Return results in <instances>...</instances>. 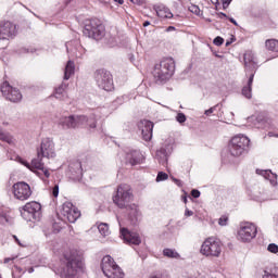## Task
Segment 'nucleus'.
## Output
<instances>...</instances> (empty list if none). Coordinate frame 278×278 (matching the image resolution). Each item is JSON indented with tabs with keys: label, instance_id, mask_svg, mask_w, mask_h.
<instances>
[{
	"label": "nucleus",
	"instance_id": "1a4fd4ad",
	"mask_svg": "<svg viewBox=\"0 0 278 278\" xmlns=\"http://www.w3.org/2000/svg\"><path fill=\"white\" fill-rule=\"evenodd\" d=\"M250 142L251 140L244 135L235 136L228 146L230 155H232V157H240Z\"/></svg>",
	"mask_w": 278,
	"mask_h": 278
},
{
	"label": "nucleus",
	"instance_id": "09e8293b",
	"mask_svg": "<svg viewBox=\"0 0 278 278\" xmlns=\"http://www.w3.org/2000/svg\"><path fill=\"white\" fill-rule=\"evenodd\" d=\"M21 164H23V166H26V168H29V170H31V163H27V161H23V160H20Z\"/></svg>",
	"mask_w": 278,
	"mask_h": 278
},
{
	"label": "nucleus",
	"instance_id": "4c0bfd02",
	"mask_svg": "<svg viewBox=\"0 0 278 278\" xmlns=\"http://www.w3.org/2000/svg\"><path fill=\"white\" fill-rule=\"evenodd\" d=\"M216 108H223V104H216L215 106H212L211 109L206 110L204 112L205 116H210L211 114H214V112H216Z\"/></svg>",
	"mask_w": 278,
	"mask_h": 278
},
{
	"label": "nucleus",
	"instance_id": "052dcab7",
	"mask_svg": "<svg viewBox=\"0 0 278 278\" xmlns=\"http://www.w3.org/2000/svg\"><path fill=\"white\" fill-rule=\"evenodd\" d=\"M28 273L29 274L34 273V267L28 268Z\"/></svg>",
	"mask_w": 278,
	"mask_h": 278
},
{
	"label": "nucleus",
	"instance_id": "9b49d317",
	"mask_svg": "<svg viewBox=\"0 0 278 278\" xmlns=\"http://www.w3.org/2000/svg\"><path fill=\"white\" fill-rule=\"evenodd\" d=\"M257 236V226L251 223H244L238 230V240L240 242H251Z\"/></svg>",
	"mask_w": 278,
	"mask_h": 278
},
{
	"label": "nucleus",
	"instance_id": "7c9ffc66",
	"mask_svg": "<svg viewBox=\"0 0 278 278\" xmlns=\"http://www.w3.org/2000/svg\"><path fill=\"white\" fill-rule=\"evenodd\" d=\"M163 255L164 257H169L172 260H179V254L173 249H168V248L164 249Z\"/></svg>",
	"mask_w": 278,
	"mask_h": 278
},
{
	"label": "nucleus",
	"instance_id": "9d476101",
	"mask_svg": "<svg viewBox=\"0 0 278 278\" xmlns=\"http://www.w3.org/2000/svg\"><path fill=\"white\" fill-rule=\"evenodd\" d=\"M42 210V205L40 203L33 201L26 203L21 210V216L27 223H31L34 220H40V211Z\"/></svg>",
	"mask_w": 278,
	"mask_h": 278
},
{
	"label": "nucleus",
	"instance_id": "a19ab883",
	"mask_svg": "<svg viewBox=\"0 0 278 278\" xmlns=\"http://www.w3.org/2000/svg\"><path fill=\"white\" fill-rule=\"evenodd\" d=\"M223 42H225V39H223V37H216L213 40V45H215L216 47H220V45H223Z\"/></svg>",
	"mask_w": 278,
	"mask_h": 278
},
{
	"label": "nucleus",
	"instance_id": "c756f323",
	"mask_svg": "<svg viewBox=\"0 0 278 278\" xmlns=\"http://www.w3.org/2000/svg\"><path fill=\"white\" fill-rule=\"evenodd\" d=\"M0 140L2 142H8V144H12V142H14V138L12 137V135H10V132L1 128H0Z\"/></svg>",
	"mask_w": 278,
	"mask_h": 278
},
{
	"label": "nucleus",
	"instance_id": "473e14b6",
	"mask_svg": "<svg viewBox=\"0 0 278 278\" xmlns=\"http://www.w3.org/2000/svg\"><path fill=\"white\" fill-rule=\"evenodd\" d=\"M263 278H278V267H273L264 271Z\"/></svg>",
	"mask_w": 278,
	"mask_h": 278
},
{
	"label": "nucleus",
	"instance_id": "c85d7f7f",
	"mask_svg": "<svg viewBox=\"0 0 278 278\" xmlns=\"http://www.w3.org/2000/svg\"><path fill=\"white\" fill-rule=\"evenodd\" d=\"M265 47L268 51H274L275 53H278V40L267 39L265 41Z\"/></svg>",
	"mask_w": 278,
	"mask_h": 278
},
{
	"label": "nucleus",
	"instance_id": "13d9d810",
	"mask_svg": "<svg viewBox=\"0 0 278 278\" xmlns=\"http://www.w3.org/2000/svg\"><path fill=\"white\" fill-rule=\"evenodd\" d=\"M15 242H17V244L20 245V247H25V244L23 243V242H21V240H16Z\"/></svg>",
	"mask_w": 278,
	"mask_h": 278
},
{
	"label": "nucleus",
	"instance_id": "4468645a",
	"mask_svg": "<svg viewBox=\"0 0 278 278\" xmlns=\"http://www.w3.org/2000/svg\"><path fill=\"white\" fill-rule=\"evenodd\" d=\"M37 153L39 157H47L48 160L55 157V143L53 142V139H42L40 149Z\"/></svg>",
	"mask_w": 278,
	"mask_h": 278
},
{
	"label": "nucleus",
	"instance_id": "8fccbe9b",
	"mask_svg": "<svg viewBox=\"0 0 278 278\" xmlns=\"http://www.w3.org/2000/svg\"><path fill=\"white\" fill-rule=\"evenodd\" d=\"M172 179H173V181H174L175 184L178 185L179 188H181V186H184V184L181 182V180H179V179H177V178H175V177H172Z\"/></svg>",
	"mask_w": 278,
	"mask_h": 278
},
{
	"label": "nucleus",
	"instance_id": "a211bd4d",
	"mask_svg": "<svg viewBox=\"0 0 278 278\" xmlns=\"http://www.w3.org/2000/svg\"><path fill=\"white\" fill-rule=\"evenodd\" d=\"M121 236H122L124 242H126V244H135V247H138V244H140L142 242V240L140 239V236H138V233L131 232V231L127 230V228L121 229Z\"/></svg>",
	"mask_w": 278,
	"mask_h": 278
},
{
	"label": "nucleus",
	"instance_id": "f257e3e1",
	"mask_svg": "<svg viewBox=\"0 0 278 278\" xmlns=\"http://www.w3.org/2000/svg\"><path fill=\"white\" fill-rule=\"evenodd\" d=\"M132 201L134 191L131 187L127 184L119 185L116 193L113 195V203H115L119 210H126L131 223L136 225L140 217V211H138V205L131 203Z\"/></svg>",
	"mask_w": 278,
	"mask_h": 278
},
{
	"label": "nucleus",
	"instance_id": "f03ea898",
	"mask_svg": "<svg viewBox=\"0 0 278 278\" xmlns=\"http://www.w3.org/2000/svg\"><path fill=\"white\" fill-rule=\"evenodd\" d=\"M59 127L63 129H77L78 127H89V129H97V115H70L62 116L58 122Z\"/></svg>",
	"mask_w": 278,
	"mask_h": 278
},
{
	"label": "nucleus",
	"instance_id": "6ab92c4d",
	"mask_svg": "<svg viewBox=\"0 0 278 278\" xmlns=\"http://www.w3.org/2000/svg\"><path fill=\"white\" fill-rule=\"evenodd\" d=\"M243 60H244L247 77H249V75H251V73L255 74V71H257V63L255 62V54H253V52H247L243 56Z\"/></svg>",
	"mask_w": 278,
	"mask_h": 278
},
{
	"label": "nucleus",
	"instance_id": "58836bf2",
	"mask_svg": "<svg viewBox=\"0 0 278 278\" xmlns=\"http://www.w3.org/2000/svg\"><path fill=\"white\" fill-rule=\"evenodd\" d=\"M227 223H229V217L227 216H222L218 219V225H220V227H226Z\"/></svg>",
	"mask_w": 278,
	"mask_h": 278
},
{
	"label": "nucleus",
	"instance_id": "423d86ee",
	"mask_svg": "<svg viewBox=\"0 0 278 278\" xmlns=\"http://www.w3.org/2000/svg\"><path fill=\"white\" fill-rule=\"evenodd\" d=\"M83 34L87 36V38L101 40V38L105 36V26L98 18L86 20Z\"/></svg>",
	"mask_w": 278,
	"mask_h": 278
},
{
	"label": "nucleus",
	"instance_id": "c03bdc74",
	"mask_svg": "<svg viewBox=\"0 0 278 278\" xmlns=\"http://www.w3.org/2000/svg\"><path fill=\"white\" fill-rule=\"evenodd\" d=\"M190 12H192L193 14H200L201 13V9H199V7L197 5H192L190 7Z\"/></svg>",
	"mask_w": 278,
	"mask_h": 278
},
{
	"label": "nucleus",
	"instance_id": "20e7f679",
	"mask_svg": "<svg viewBox=\"0 0 278 278\" xmlns=\"http://www.w3.org/2000/svg\"><path fill=\"white\" fill-rule=\"evenodd\" d=\"M175 74V60L163 59L154 66L153 78L155 84H166Z\"/></svg>",
	"mask_w": 278,
	"mask_h": 278
},
{
	"label": "nucleus",
	"instance_id": "864d4df0",
	"mask_svg": "<svg viewBox=\"0 0 278 278\" xmlns=\"http://www.w3.org/2000/svg\"><path fill=\"white\" fill-rule=\"evenodd\" d=\"M131 3H134L135 5H140V1L141 0H129Z\"/></svg>",
	"mask_w": 278,
	"mask_h": 278
},
{
	"label": "nucleus",
	"instance_id": "2f4dec72",
	"mask_svg": "<svg viewBox=\"0 0 278 278\" xmlns=\"http://www.w3.org/2000/svg\"><path fill=\"white\" fill-rule=\"evenodd\" d=\"M7 223H12V217L8 211L0 210V224L5 225Z\"/></svg>",
	"mask_w": 278,
	"mask_h": 278
},
{
	"label": "nucleus",
	"instance_id": "de8ad7c7",
	"mask_svg": "<svg viewBox=\"0 0 278 278\" xmlns=\"http://www.w3.org/2000/svg\"><path fill=\"white\" fill-rule=\"evenodd\" d=\"M230 3H231V0H223V9L227 10V8H229Z\"/></svg>",
	"mask_w": 278,
	"mask_h": 278
},
{
	"label": "nucleus",
	"instance_id": "0eeeda50",
	"mask_svg": "<svg viewBox=\"0 0 278 278\" xmlns=\"http://www.w3.org/2000/svg\"><path fill=\"white\" fill-rule=\"evenodd\" d=\"M101 268H102L103 275L108 278L125 277V273H123V269H121L116 265V262H114V258H112V256L110 255H106L102 258Z\"/></svg>",
	"mask_w": 278,
	"mask_h": 278
},
{
	"label": "nucleus",
	"instance_id": "f3484780",
	"mask_svg": "<svg viewBox=\"0 0 278 278\" xmlns=\"http://www.w3.org/2000/svg\"><path fill=\"white\" fill-rule=\"evenodd\" d=\"M138 128L141 131V136L146 142H149L153 138V124L149 119H142L138 124Z\"/></svg>",
	"mask_w": 278,
	"mask_h": 278
},
{
	"label": "nucleus",
	"instance_id": "bf43d9fd",
	"mask_svg": "<svg viewBox=\"0 0 278 278\" xmlns=\"http://www.w3.org/2000/svg\"><path fill=\"white\" fill-rule=\"evenodd\" d=\"M116 3H119V5H123L124 1L123 0H114Z\"/></svg>",
	"mask_w": 278,
	"mask_h": 278
},
{
	"label": "nucleus",
	"instance_id": "b1692460",
	"mask_svg": "<svg viewBox=\"0 0 278 278\" xmlns=\"http://www.w3.org/2000/svg\"><path fill=\"white\" fill-rule=\"evenodd\" d=\"M71 179H81L83 169L81 163H74L70 165Z\"/></svg>",
	"mask_w": 278,
	"mask_h": 278
},
{
	"label": "nucleus",
	"instance_id": "0e129e2a",
	"mask_svg": "<svg viewBox=\"0 0 278 278\" xmlns=\"http://www.w3.org/2000/svg\"><path fill=\"white\" fill-rule=\"evenodd\" d=\"M229 45H231V41L226 42V47H229Z\"/></svg>",
	"mask_w": 278,
	"mask_h": 278
},
{
	"label": "nucleus",
	"instance_id": "e433bc0d",
	"mask_svg": "<svg viewBox=\"0 0 278 278\" xmlns=\"http://www.w3.org/2000/svg\"><path fill=\"white\" fill-rule=\"evenodd\" d=\"M166 179H168V174L164 173V172H159L157 176H156V181H166Z\"/></svg>",
	"mask_w": 278,
	"mask_h": 278
},
{
	"label": "nucleus",
	"instance_id": "39448f33",
	"mask_svg": "<svg viewBox=\"0 0 278 278\" xmlns=\"http://www.w3.org/2000/svg\"><path fill=\"white\" fill-rule=\"evenodd\" d=\"M200 253L205 257H218L223 253V242L216 237H208L202 243Z\"/></svg>",
	"mask_w": 278,
	"mask_h": 278
},
{
	"label": "nucleus",
	"instance_id": "72a5a7b5",
	"mask_svg": "<svg viewBox=\"0 0 278 278\" xmlns=\"http://www.w3.org/2000/svg\"><path fill=\"white\" fill-rule=\"evenodd\" d=\"M98 231L105 238L110 233V226L105 223H101L98 225Z\"/></svg>",
	"mask_w": 278,
	"mask_h": 278
},
{
	"label": "nucleus",
	"instance_id": "680f3d73",
	"mask_svg": "<svg viewBox=\"0 0 278 278\" xmlns=\"http://www.w3.org/2000/svg\"><path fill=\"white\" fill-rule=\"evenodd\" d=\"M10 262V258H4V264H8Z\"/></svg>",
	"mask_w": 278,
	"mask_h": 278
},
{
	"label": "nucleus",
	"instance_id": "bb28decb",
	"mask_svg": "<svg viewBox=\"0 0 278 278\" xmlns=\"http://www.w3.org/2000/svg\"><path fill=\"white\" fill-rule=\"evenodd\" d=\"M256 173H260V169H256ZM260 175L265 177V179H268L271 184V186H277V174H273L270 169L261 170Z\"/></svg>",
	"mask_w": 278,
	"mask_h": 278
},
{
	"label": "nucleus",
	"instance_id": "aec40b11",
	"mask_svg": "<svg viewBox=\"0 0 278 278\" xmlns=\"http://www.w3.org/2000/svg\"><path fill=\"white\" fill-rule=\"evenodd\" d=\"M42 157L45 156H39L37 152V157L34 159L30 163V170H34V168H36L37 170H42L45 177H50L51 174L49 173V169L45 168V163H42Z\"/></svg>",
	"mask_w": 278,
	"mask_h": 278
},
{
	"label": "nucleus",
	"instance_id": "2eb2a0df",
	"mask_svg": "<svg viewBox=\"0 0 278 278\" xmlns=\"http://www.w3.org/2000/svg\"><path fill=\"white\" fill-rule=\"evenodd\" d=\"M13 194L18 201H27L31 197V188L27 182H17L13 185Z\"/></svg>",
	"mask_w": 278,
	"mask_h": 278
},
{
	"label": "nucleus",
	"instance_id": "a18cd8bd",
	"mask_svg": "<svg viewBox=\"0 0 278 278\" xmlns=\"http://www.w3.org/2000/svg\"><path fill=\"white\" fill-rule=\"evenodd\" d=\"M191 197H193V199H199V197H201V191L193 189L191 191Z\"/></svg>",
	"mask_w": 278,
	"mask_h": 278
},
{
	"label": "nucleus",
	"instance_id": "ea45409f",
	"mask_svg": "<svg viewBox=\"0 0 278 278\" xmlns=\"http://www.w3.org/2000/svg\"><path fill=\"white\" fill-rule=\"evenodd\" d=\"M267 251H269V253H278V245L275 243H270L267 248Z\"/></svg>",
	"mask_w": 278,
	"mask_h": 278
},
{
	"label": "nucleus",
	"instance_id": "ddd939ff",
	"mask_svg": "<svg viewBox=\"0 0 278 278\" xmlns=\"http://www.w3.org/2000/svg\"><path fill=\"white\" fill-rule=\"evenodd\" d=\"M61 216L63 220H67L68 223H76L77 219L81 216V212L71 202H65L62 205Z\"/></svg>",
	"mask_w": 278,
	"mask_h": 278
},
{
	"label": "nucleus",
	"instance_id": "5fc2aeb1",
	"mask_svg": "<svg viewBox=\"0 0 278 278\" xmlns=\"http://www.w3.org/2000/svg\"><path fill=\"white\" fill-rule=\"evenodd\" d=\"M175 26H168L167 28H166V31H175Z\"/></svg>",
	"mask_w": 278,
	"mask_h": 278
},
{
	"label": "nucleus",
	"instance_id": "393cba45",
	"mask_svg": "<svg viewBox=\"0 0 278 278\" xmlns=\"http://www.w3.org/2000/svg\"><path fill=\"white\" fill-rule=\"evenodd\" d=\"M68 85L66 83H62L58 88L54 90V97L55 99H59L60 101H64V99H67L68 96L66 94V88Z\"/></svg>",
	"mask_w": 278,
	"mask_h": 278
},
{
	"label": "nucleus",
	"instance_id": "6e6d98bb",
	"mask_svg": "<svg viewBox=\"0 0 278 278\" xmlns=\"http://www.w3.org/2000/svg\"><path fill=\"white\" fill-rule=\"evenodd\" d=\"M218 16H219V18H227V14H225L223 12L218 13Z\"/></svg>",
	"mask_w": 278,
	"mask_h": 278
},
{
	"label": "nucleus",
	"instance_id": "e2e57ef3",
	"mask_svg": "<svg viewBox=\"0 0 278 278\" xmlns=\"http://www.w3.org/2000/svg\"><path fill=\"white\" fill-rule=\"evenodd\" d=\"M13 238H14L15 242L18 240V237H16V235H13Z\"/></svg>",
	"mask_w": 278,
	"mask_h": 278
},
{
	"label": "nucleus",
	"instance_id": "4be33fe9",
	"mask_svg": "<svg viewBox=\"0 0 278 278\" xmlns=\"http://www.w3.org/2000/svg\"><path fill=\"white\" fill-rule=\"evenodd\" d=\"M249 79L247 86L242 88L241 94L245 97V99H252L253 97V79L255 77V73L249 74Z\"/></svg>",
	"mask_w": 278,
	"mask_h": 278
},
{
	"label": "nucleus",
	"instance_id": "69168bd1",
	"mask_svg": "<svg viewBox=\"0 0 278 278\" xmlns=\"http://www.w3.org/2000/svg\"><path fill=\"white\" fill-rule=\"evenodd\" d=\"M65 47H66V49H67V51H68V43H65Z\"/></svg>",
	"mask_w": 278,
	"mask_h": 278
},
{
	"label": "nucleus",
	"instance_id": "6e6552de",
	"mask_svg": "<svg viewBox=\"0 0 278 278\" xmlns=\"http://www.w3.org/2000/svg\"><path fill=\"white\" fill-rule=\"evenodd\" d=\"M94 80L101 90H105L106 92L114 90V79L110 71L105 68L97 70L94 72Z\"/></svg>",
	"mask_w": 278,
	"mask_h": 278
},
{
	"label": "nucleus",
	"instance_id": "f8f14e48",
	"mask_svg": "<svg viewBox=\"0 0 278 278\" xmlns=\"http://www.w3.org/2000/svg\"><path fill=\"white\" fill-rule=\"evenodd\" d=\"M3 97L11 103H21L23 101V93L17 88L10 86V83L4 81L0 88Z\"/></svg>",
	"mask_w": 278,
	"mask_h": 278
},
{
	"label": "nucleus",
	"instance_id": "49530a36",
	"mask_svg": "<svg viewBox=\"0 0 278 278\" xmlns=\"http://www.w3.org/2000/svg\"><path fill=\"white\" fill-rule=\"evenodd\" d=\"M58 194H60V186L56 185L52 189V195L58 197Z\"/></svg>",
	"mask_w": 278,
	"mask_h": 278
},
{
	"label": "nucleus",
	"instance_id": "338daca9",
	"mask_svg": "<svg viewBox=\"0 0 278 278\" xmlns=\"http://www.w3.org/2000/svg\"><path fill=\"white\" fill-rule=\"evenodd\" d=\"M60 232V229H56V233Z\"/></svg>",
	"mask_w": 278,
	"mask_h": 278
},
{
	"label": "nucleus",
	"instance_id": "37998d69",
	"mask_svg": "<svg viewBox=\"0 0 278 278\" xmlns=\"http://www.w3.org/2000/svg\"><path fill=\"white\" fill-rule=\"evenodd\" d=\"M176 121L178 123H184L186 121V114L184 113H178L177 116H176Z\"/></svg>",
	"mask_w": 278,
	"mask_h": 278
},
{
	"label": "nucleus",
	"instance_id": "dca6fc26",
	"mask_svg": "<svg viewBox=\"0 0 278 278\" xmlns=\"http://www.w3.org/2000/svg\"><path fill=\"white\" fill-rule=\"evenodd\" d=\"M16 36V25L11 22H0V40H10Z\"/></svg>",
	"mask_w": 278,
	"mask_h": 278
},
{
	"label": "nucleus",
	"instance_id": "7ed1b4c3",
	"mask_svg": "<svg viewBox=\"0 0 278 278\" xmlns=\"http://www.w3.org/2000/svg\"><path fill=\"white\" fill-rule=\"evenodd\" d=\"M81 270H84V261H81V256L73 252L70 255H65V264L56 269V275L62 278H72Z\"/></svg>",
	"mask_w": 278,
	"mask_h": 278
},
{
	"label": "nucleus",
	"instance_id": "412c9836",
	"mask_svg": "<svg viewBox=\"0 0 278 278\" xmlns=\"http://www.w3.org/2000/svg\"><path fill=\"white\" fill-rule=\"evenodd\" d=\"M140 160H142V154L140 151L130 150L126 153V162L130 164V166H136V164H140Z\"/></svg>",
	"mask_w": 278,
	"mask_h": 278
},
{
	"label": "nucleus",
	"instance_id": "774afa93",
	"mask_svg": "<svg viewBox=\"0 0 278 278\" xmlns=\"http://www.w3.org/2000/svg\"><path fill=\"white\" fill-rule=\"evenodd\" d=\"M186 201H188V200L185 198V203H186Z\"/></svg>",
	"mask_w": 278,
	"mask_h": 278
},
{
	"label": "nucleus",
	"instance_id": "5701e85b",
	"mask_svg": "<svg viewBox=\"0 0 278 278\" xmlns=\"http://www.w3.org/2000/svg\"><path fill=\"white\" fill-rule=\"evenodd\" d=\"M170 153V148H161L156 151V160L159 161V164H162V166H166L168 164V154Z\"/></svg>",
	"mask_w": 278,
	"mask_h": 278
},
{
	"label": "nucleus",
	"instance_id": "603ef678",
	"mask_svg": "<svg viewBox=\"0 0 278 278\" xmlns=\"http://www.w3.org/2000/svg\"><path fill=\"white\" fill-rule=\"evenodd\" d=\"M229 21L230 23H232V25H236V27H238V22H236L233 17H229Z\"/></svg>",
	"mask_w": 278,
	"mask_h": 278
},
{
	"label": "nucleus",
	"instance_id": "f704fd0d",
	"mask_svg": "<svg viewBox=\"0 0 278 278\" xmlns=\"http://www.w3.org/2000/svg\"><path fill=\"white\" fill-rule=\"evenodd\" d=\"M256 129H266L268 127V123L266 119H263L261 117L256 118V123H254Z\"/></svg>",
	"mask_w": 278,
	"mask_h": 278
},
{
	"label": "nucleus",
	"instance_id": "c9c22d12",
	"mask_svg": "<svg viewBox=\"0 0 278 278\" xmlns=\"http://www.w3.org/2000/svg\"><path fill=\"white\" fill-rule=\"evenodd\" d=\"M25 271H23V268L15 266L13 271H12V277L13 278H22Z\"/></svg>",
	"mask_w": 278,
	"mask_h": 278
},
{
	"label": "nucleus",
	"instance_id": "79ce46f5",
	"mask_svg": "<svg viewBox=\"0 0 278 278\" xmlns=\"http://www.w3.org/2000/svg\"><path fill=\"white\" fill-rule=\"evenodd\" d=\"M149 278H168V275L163 273L152 274Z\"/></svg>",
	"mask_w": 278,
	"mask_h": 278
},
{
	"label": "nucleus",
	"instance_id": "a878e982",
	"mask_svg": "<svg viewBox=\"0 0 278 278\" xmlns=\"http://www.w3.org/2000/svg\"><path fill=\"white\" fill-rule=\"evenodd\" d=\"M154 10L160 18H173V13L164 5L154 7Z\"/></svg>",
	"mask_w": 278,
	"mask_h": 278
},
{
	"label": "nucleus",
	"instance_id": "3c124183",
	"mask_svg": "<svg viewBox=\"0 0 278 278\" xmlns=\"http://www.w3.org/2000/svg\"><path fill=\"white\" fill-rule=\"evenodd\" d=\"M193 214H194V212H192L188 208L185 211V216H192Z\"/></svg>",
	"mask_w": 278,
	"mask_h": 278
},
{
	"label": "nucleus",
	"instance_id": "cd10ccee",
	"mask_svg": "<svg viewBox=\"0 0 278 278\" xmlns=\"http://www.w3.org/2000/svg\"><path fill=\"white\" fill-rule=\"evenodd\" d=\"M74 74H75V63L73 61H68L65 66L64 79L65 80L71 79V75H74Z\"/></svg>",
	"mask_w": 278,
	"mask_h": 278
},
{
	"label": "nucleus",
	"instance_id": "4d7b16f0",
	"mask_svg": "<svg viewBox=\"0 0 278 278\" xmlns=\"http://www.w3.org/2000/svg\"><path fill=\"white\" fill-rule=\"evenodd\" d=\"M149 25H151V22H149V21H146V22L143 23V27H149Z\"/></svg>",
	"mask_w": 278,
	"mask_h": 278
}]
</instances>
